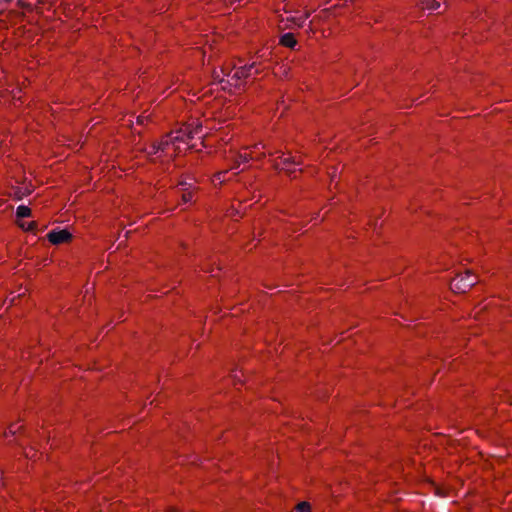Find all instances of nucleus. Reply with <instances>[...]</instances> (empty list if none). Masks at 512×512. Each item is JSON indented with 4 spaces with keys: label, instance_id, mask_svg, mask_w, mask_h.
<instances>
[{
    "label": "nucleus",
    "instance_id": "obj_1",
    "mask_svg": "<svg viewBox=\"0 0 512 512\" xmlns=\"http://www.w3.org/2000/svg\"><path fill=\"white\" fill-rule=\"evenodd\" d=\"M478 282L475 275L466 272L464 275H457L450 284L454 292L465 293Z\"/></svg>",
    "mask_w": 512,
    "mask_h": 512
},
{
    "label": "nucleus",
    "instance_id": "obj_2",
    "mask_svg": "<svg viewBox=\"0 0 512 512\" xmlns=\"http://www.w3.org/2000/svg\"><path fill=\"white\" fill-rule=\"evenodd\" d=\"M256 67V63L253 62L250 65H244L237 68L233 73L230 71L226 75L235 81L234 86H239L238 81L246 79L252 75V70Z\"/></svg>",
    "mask_w": 512,
    "mask_h": 512
},
{
    "label": "nucleus",
    "instance_id": "obj_3",
    "mask_svg": "<svg viewBox=\"0 0 512 512\" xmlns=\"http://www.w3.org/2000/svg\"><path fill=\"white\" fill-rule=\"evenodd\" d=\"M47 238H48V240L52 244L59 245V244L68 242L72 238V235L66 229H63V230H51L47 234Z\"/></svg>",
    "mask_w": 512,
    "mask_h": 512
},
{
    "label": "nucleus",
    "instance_id": "obj_4",
    "mask_svg": "<svg viewBox=\"0 0 512 512\" xmlns=\"http://www.w3.org/2000/svg\"><path fill=\"white\" fill-rule=\"evenodd\" d=\"M280 43L285 47L294 48L297 41L292 33H285L281 36Z\"/></svg>",
    "mask_w": 512,
    "mask_h": 512
},
{
    "label": "nucleus",
    "instance_id": "obj_5",
    "mask_svg": "<svg viewBox=\"0 0 512 512\" xmlns=\"http://www.w3.org/2000/svg\"><path fill=\"white\" fill-rule=\"evenodd\" d=\"M181 186V192H182V200L187 203L191 201L192 199V193L188 190L191 184H188L186 182L180 183Z\"/></svg>",
    "mask_w": 512,
    "mask_h": 512
},
{
    "label": "nucleus",
    "instance_id": "obj_6",
    "mask_svg": "<svg viewBox=\"0 0 512 512\" xmlns=\"http://www.w3.org/2000/svg\"><path fill=\"white\" fill-rule=\"evenodd\" d=\"M17 218H25L31 216V209L28 206L20 205L16 209Z\"/></svg>",
    "mask_w": 512,
    "mask_h": 512
},
{
    "label": "nucleus",
    "instance_id": "obj_7",
    "mask_svg": "<svg viewBox=\"0 0 512 512\" xmlns=\"http://www.w3.org/2000/svg\"><path fill=\"white\" fill-rule=\"evenodd\" d=\"M425 9L435 11L440 7V3L436 0H422Z\"/></svg>",
    "mask_w": 512,
    "mask_h": 512
},
{
    "label": "nucleus",
    "instance_id": "obj_8",
    "mask_svg": "<svg viewBox=\"0 0 512 512\" xmlns=\"http://www.w3.org/2000/svg\"><path fill=\"white\" fill-rule=\"evenodd\" d=\"M180 133L181 132H179V131L176 132V135H173V133H171L166 136V139H164V137L162 136V142H161L162 147L164 146V144H168L174 140L182 139V135H180Z\"/></svg>",
    "mask_w": 512,
    "mask_h": 512
},
{
    "label": "nucleus",
    "instance_id": "obj_9",
    "mask_svg": "<svg viewBox=\"0 0 512 512\" xmlns=\"http://www.w3.org/2000/svg\"><path fill=\"white\" fill-rule=\"evenodd\" d=\"M37 223L32 221L29 223L21 222L19 223V227L25 231H34L36 229Z\"/></svg>",
    "mask_w": 512,
    "mask_h": 512
},
{
    "label": "nucleus",
    "instance_id": "obj_10",
    "mask_svg": "<svg viewBox=\"0 0 512 512\" xmlns=\"http://www.w3.org/2000/svg\"><path fill=\"white\" fill-rule=\"evenodd\" d=\"M295 512H310V505L307 502H301L296 506Z\"/></svg>",
    "mask_w": 512,
    "mask_h": 512
},
{
    "label": "nucleus",
    "instance_id": "obj_11",
    "mask_svg": "<svg viewBox=\"0 0 512 512\" xmlns=\"http://www.w3.org/2000/svg\"><path fill=\"white\" fill-rule=\"evenodd\" d=\"M21 427L17 424H12L10 427H9V433L14 435L17 433V431L20 429Z\"/></svg>",
    "mask_w": 512,
    "mask_h": 512
},
{
    "label": "nucleus",
    "instance_id": "obj_12",
    "mask_svg": "<svg viewBox=\"0 0 512 512\" xmlns=\"http://www.w3.org/2000/svg\"><path fill=\"white\" fill-rule=\"evenodd\" d=\"M290 163L299 164V162H296L295 159L292 158V157H287V158L283 159V164L284 165H287V164H290Z\"/></svg>",
    "mask_w": 512,
    "mask_h": 512
},
{
    "label": "nucleus",
    "instance_id": "obj_13",
    "mask_svg": "<svg viewBox=\"0 0 512 512\" xmlns=\"http://www.w3.org/2000/svg\"><path fill=\"white\" fill-rule=\"evenodd\" d=\"M225 174H226V172H225V171H223V172H219V173H217V174L215 175V178H216L217 180H219L220 182H222V181H223V176H224Z\"/></svg>",
    "mask_w": 512,
    "mask_h": 512
},
{
    "label": "nucleus",
    "instance_id": "obj_14",
    "mask_svg": "<svg viewBox=\"0 0 512 512\" xmlns=\"http://www.w3.org/2000/svg\"><path fill=\"white\" fill-rule=\"evenodd\" d=\"M249 158H250V156L247 153L240 155V159L242 162H247L249 160Z\"/></svg>",
    "mask_w": 512,
    "mask_h": 512
}]
</instances>
